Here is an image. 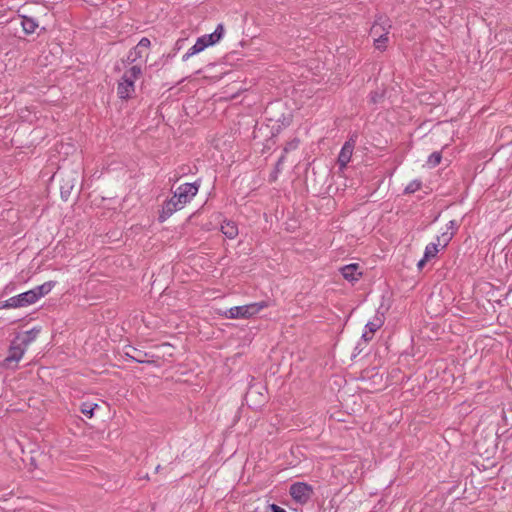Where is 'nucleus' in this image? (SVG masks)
Masks as SVG:
<instances>
[{"instance_id": "nucleus-1", "label": "nucleus", "mask_w": 512, "mask_h": 512, "mask_svg": "<svg viewBox=\"0 0 512 512\" xmlns=\"http://www.w3.org/2000/svg\"><path fill=\"white\" fill-rule=\"evenodd\" d=\"M39 332L40 328L33 327L30 330L17 333L11 341L5 362L8 364L11 362L18 363L22 359L27 347L36 339Z\"/></svg>"}, {"instance_id": "nucleus-2", "label": "nucleus", "mask_w": 512, "mask_h": 512, "mask_svg": "<svg viewBox=\"0 0 512 512\" xmlns=\"http://www.w3.org/2000/svg\"><path fill=\"white\" fill-rule=\"evenodd\" d=\"M151 42L148 38L143 37L140 39L138 44L131 48L123 59L125 68L127 67H139V70L143 72V67L146 65L148 60L147 50L150 48Z\"/></svg>"}, {"instance_id": "nucleus-3", "label": "nucleus", "mask_w": 512, "mask_h": 512, "mask_svg": "<svg viewBox=\"0 0 512 512\" xmlns=\"http://www.w3.org/2000/svg\"><path fill=\"white\" fill-rule=\"evenodd\" d=\"M139 67H127L117 84V94L120 99L127 100L135 93V81L142 76Z\"/></svg>"}, {"instance_id": "nucleus-4", "label": "nucleus", "mask_w": 512, "mask_h": 512, "mask_svg": "<svg viewBox=\"0 0 512 512\" xmlns=\"http://www.w3.org/2000/svg\"><path fill=\"white\" fill-rule=\"evenodd\" d=\"M266 306L267 303L265 301L255 302L247 305L235 306L229 309H225L223 314L220 315L221 317H225L228 319L251 318Z\"/></svg>"}, {"instance_id": "nucleus-5", "label": "nucleus", "mask_w": 512, "mask_h": 512, "mask_svg": "<svg viewBox=\"0 0 512 512\" xmlns=\"http://www.w3.org/2000/svg\"><path fill=\"white\" fill-rule=\"evenodd\" d=\"M224 32V25L222 23H219L214 32L202 35L197 38L195 44L192 47H190L191 53H194L196 55L204 51L207 47L215 45L222 39V37L224 36Z\"/></svg>"}, {"instance_id": "nucleus-6", "label": "nucleus", "mask_w": 512, "mask_h": 512, "mask_svg": "<svg viewBox=\"0 0 512 512\" xmlns=\"http://www.w3.org/2000/svg\"><path fill=\"white\" fill-rule=\"evenodd\" d=\"M289 494L295 502L304 505L309 502L314 494V490L308 483L296 482L290 486Z\"/></svg>"}, {"instance_id": "nucleus-7", "label": "nucleus", "mask_w": 512, "mask_h": 512, "mask_svg": "<svg viewBox=\"0 0 512 512\" xmlns=\"http://www.w3.org/2000/svg\"><path fill=\"white\" fill-rule=\"evenodd\" d=\"M198 189L199 185L197 183H184L177 187L172 197L184 207L196 196Z\"/></svg>"}, {"instance_id": "nucleus-8", "label": "nucleus", "mask_w": 512, "mask_h": 512, "mask_svg": "<svg viewBox=\"0 0 512 512\" xmlns=\"http://www.w3.org/2000/svg\"><path fill=\"white\" fill-rule=\"evenodd\" d=\"M34 294L31 290L20 293L18 295L12 296L5 301L4 307L7 308H19V307H27L36 303Z\"/></svg>"}, {"instance_id": "nucleus-9", "label": "nucleus", "mask_w": 512, "mask_h": 512, "mask_svg": "<svg viewBox=\"0 0 512 512\" xmlns=\"http://www.w3.org/2000/svg\"><path fill=\"white\" fill-rule=\"evenodd\" d=\"M357 135H352L342 146L337 163L341 170L345 169L350 162L356 144Z\"/></svg>"}, {"instance_id": "nucleus-10", "label": "nucleus", "mask_w": 512, "mask_h": 512, "mask_svg": "<svg viewBox=\"0 0 512 512\" xmlns=\"http://www.w3.org/2000/svg\"><path fill=\"white\" fill-rule=\"evenodd\" d=\"M458 229L459 224L455 220H450L446 224L445 230H443L441 234L436 237V245L438 247H441L442 249L446 248L450 241L453 239Z\"/></svg>"}, {"instance_id": "nucleus-11", "label": "nucleus", "mask_w": 512, "mask_h": 512, "mask_svg": "<svg viewBox=\"0 0 512 512\" xmlns=\"http://www.w3.org/2000/svg\"><path fill=\"white\" fill-rule=\"evenodd\" d=\"M183 207L171 197L169 200L165 201L162 205V210L159 214V222H165L169 217H171L176 211L181 210Z\"/></svg>"}, {"instance_id": "nucleus-12", "label": "nucleus", "mask_w": 512, "mask_h": 512, "mask_svg": "<svg viewBox=\"0 0 512 512\" xmlns=\"http://www.w3.org/2000/svg\"><path fill=\"white\" fill-rule=\"evenodd\" d=\"M340 273L343 276V278L349 282H356L362 276L360 266L357 263H352L341 267Z\"/></svg>"}, {"instance_id": "nucleus-13", "label": "nucleus", "mask_w": 512, "mask_h": 512, "mask_svg": "<svg viewBox=\"0 0 512 512\" xmlns=\"http://www.w3.org/2000/svg\"><path fill=\"white\" fill-rule=\"evenodd\" d=\"M390 27L391 25L388 19L379 17L372 25L370 34L373 38H376L384 32H389Z\"/></svg>"}, {"instance_id": "nucleus-14", "label": "nucleus", "mask_w": 512, "mask_h": 512, "mask_svg": "<svg viewBox=\"0 0 512 512\" xmlns=\"http://www.w3.org/2000/svg\"><path fill=\"white\" fill-rule=\"evenodd\" d=\"M220 230L226 238L231 240L235 239L239 233L237 224L234 221L228 219H225L222 222Z\"/></svg>"}, {"instance_id": "nucleus-15", "label": "nucleus", "mask_w": 512, "mask_h": 512, "mask_svg": "<svg viewBox=\"0 0 512 512\" xmlns=\"http://www.w3.org/2000/svg\"><path fill=\"white\" fill-rule=\"evenodd\" d=\"M56 282L55 281H47L41 285H38L32 289V292L34 294L35 300L38 301L42 297L49 294L52 289L55 287Z\"/></svg>"}, {"instance_id": "nucleus-16", "label": "nucleus", "mask_w": 512, "mask_h": 512, "mask_svg": "<svg viewBox=\"0 0 512 512\" xmlns=\"http://www.w3.org/2000/svg\"><path fill=\"white\" fill-rule=\"evenodd\" d=\"M21 18V26L25 34L30 35L33 34L38 28V22L29 16L20 15Z\"/></svg>"}, {"instance_id": "nucleus-17", "label": "nucleus", "mask_w": 512, "mask_h": 512, "mask_svg": "<svg viewBox=\"0 0 512 512\" xmlns=\"http://www.w3.org/2000/svg\"><path fill=\"white\" fill-rule=\"evenodd\" d=\"M388 34L389 32H384L380 34L378 37L374 38V46L378 50H385L386 44L388 42Z\"/></svg>"}, {"instance_id": "nucleus-18", "label": "nucleus", "mask_w": 512, "mask_h": 512, "mask_svg": "<svg viewBox=\"0 0 512 512\" xmlns=\"http://www.w3.org/2000/svg\"><path fill=\"white\" fill-rule=\"evenodd\" d=\"M438 252H439V247L436 245L435 242H431L425 247L423 257L427 260H430L431 258L436 257Z\"/></svg>"}, {"instance_id": "nucleus-19", "label": "nucleus", "mask_w": 512, "mask_h": 512, "mask_svg": "<svg viewBox=\"0 0 512 512\" xmlns=\"http://www.w3.org/2000/svg\"><path fill=\"white\" fill-rule=\"evenodd\" d=\"M421 186H422V182L418 179H414L407 184V186L404 189V193L405 194L415 193L416 191L420 190Z\"/></svg>"}, {"instance_id": "nucleus-20", "label": "nucleus", "mask_w": 512, "mask_h": 512, "mask_svg": "<svg viewBox=\"0 0 512 512\" xmlns=\"http://www.w3.org/2000/svg\"><path fill=\"white\" fill-rule=\"evenodd\" d=\"M97 407H98V405L94 404V403H83L81 405V412L85 416L91 418L93 416V414H94L95 408H97Z\"/></svg>"}, {"instance_id": "nucleus-21", "label": "nucleus", "mask_w": 512, "mask_h": 512, "mask_svg": "<svg viewBox=\"0 0 512 512\" xmlns=\"http://www.w3.org/2000/svg\"><path fill=\"white\" fill-rule=\"evenodd\" d=\"M134 354H131L130 352H125V355L130 358L131 360L137 362V363H144L145 359L142 357V352L139 351L136 348L131 349Z\"/></svg>"}, {"instance_id": "nucleus-22", "label": "nucleus", "mask_w": 512, "mask_h": 512, "mask_svg": "<svg viewBox=\"0 0 512 512\" xmlns=\"http://www.w3.org/2000/svg\"><path fill=\"white\" fill-rule=\"evenodd\" d=\"M441 159H442V155L440 152H433L432 154L429 155V157L427 159V164L430 167H436L437 165L440 164Z\"/></svg>"}, {"instance_id": "nucleus-23", "label": "nucleus", "mask_w": 512, "mask_h": 512, "mask_svg": "<svg viewBox=\"0 0 512 512\" xmlns=\"http://www.w3.org/2000/svg\"><path fill=\"white\" fill-rule=\"evenodd\" d=\"M381 327V322H367L365 325V329L370 332L372 335L379 330Z\"/></svg>"}, {"instance_id": "nucleus-24", "label": "nucleus", "mask_w": 512, "mask_h": 512, "mask_svg": "<svg viewBox=\"0 0 512 512\" xmlns=\"http://www.w3.org/2000/svg\"><path fill=\"white\" fill-rule=\"evenodd\" d=\"M381 97H382V95L380 93L376 92V91L375 92H371L370 95H369L370 101L372 103H374V104L378 103L379 100L381 99Z\"/></svg>"}, {"instance_id": "nucleus-25", "label": "nucleus", "mask_w": 512, "mask_h": 512, "mask_svg": "<svg viewBox=\"0 0 512 512\" xmlns=\"http://www.w3.org/2000/svg\"><path fill=\"white\" fill-rule=\"evenodd\" d=\"M372 338H373V335L365 329L364 332L362 333L361 340L364 341L365 343H367Z\"/></svg>"}, {"instance_id": "nucleus-26", "label": "nucleus", "mask_w": 512, "mask_h": 512, "mask_svg": "<svg viewBox=\"0 0 512 512\" xmlns=\"http://www.w3.org/2000/svg\"><path fill=\"white\" fill-rule=\"evenodd\" d=\"M298 143L299 141L298 140H293L291 141L286 147H285V152H288L289 150H292V149H295L297 146H298Z\"/></svg>"}, {"instance_id": "nucleus-27", "label": "nucleus", "mask_w": 512, "mask_h": 512, "mask_svg": "<svg viewBox=\"0 0 512 512\" xmlns=\"http://www.w3.org/2000/svg\"><path fill=\"white\" fill-rule=\"evenodd\" d=\"M270 509L272 512H287L285 509H283L282 507H280L276 504H271Z\"/></svg>"}, {"instance_id": "nucleus-28", "label": "nucleus", "mask_w": 512, "mask_h": 512, "mask_svg": "<svg viewBox=\"0 0 512 512\" xmlns=\"http://www.w3.org/2000/svg\"><path fill=\"white\" fill-rule=\"evenodd\" d=\"M195 54L194 53H191V49L189 48L187 50V52L182 56V61L183 62H186L189 58H191L192 56H194Z\"/></svg>"}, {"instance_id": "nucleus-29", "label": "nucleus", "mask_w": 512, "mask_h": 512, "mask_svg": "<svg viewBox=\"0 0 512 512\" xmlns=\"http://www.w3.org/2000/svg\"><path fill=\"white\" fill-rule=\"evenodd\" d=\"M427 261H428V260H427V259H425L424 257H423L421 260H419V262H418V264H417L418 268H420V269H421V268L425 265V263H426Z\"/></svg>"}, {"instance_id": "nucleus-30", "label": "nucleus", "mask_w": 512, "mask_h": 512, "mask_svg": "<svg viewBox=\"0 0 512 512\" xmlns=\"http://www.w3.org/2000/svg\"><path fill=\"white\" fill-rule=\"evenodd\" d=\"M224 311H225V310H218V311H217V313H216V315L221 316L220 314H223V312H224Z\"/></svg>"}]
</instances>
